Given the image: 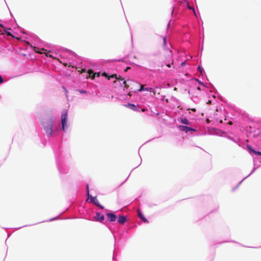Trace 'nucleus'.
Segmentation results:
<instances>
[{
    "label": "nucleus",
    "instance_id": "f257e3e1",
    "mask_svg": "<svg viewBox=\"0 0 261 261\" xmlns=\"http://www.w3.org/2000/svg\"><path fill=\"white\" fill-rule=\"evenodd\" d=\"M12 38L17 43L18 48L23 56L27 54L31 56L34 52L39 56L49 59H54L68 67L71 72L77 70L79 73L86 72L87 75L92 79L93 72L97 67L96 65L88 60H84L73 51L66 49L68 55L61 53L56 47L51 45H44L41 40L36 35L18 37Z\"/></svg>",
    "mask_w": 261,
    "mask_h": 261
},
{
    "label": "nucleus",
    "instance_id": "f03ea898",
    "mask_svg": "<svg viewBox=\"0 0 261 261\" xmlns=\"http://www.w3.org/2000/svg\"><path fill=\"white\" fill-rule=\"evenodd\" d=\"M67 111L64 110L61 117V124L58 122L56 118L53 115L48 116L41 121L43 130L48 137H59V142L53 146L54 151L57 167L60 176L67 174L68 168L63 162L61 154V139L63 136L62 131L66 133L68 128Z\"/></svg>",
    "mask_w": 261,
    "mask_h": 261
},
{
    "label": "nucleus",
    "instance_id": "7ed1b4c3",
    "mask_svg": "<svg viewBox=\"0 0 261 261\" xmlns=\"http://www.w3.org/2000/svg\"><path fill=\"white\" fill-rule=\"evenodd\" d=\"M119 81L121 85H123L124 87V88L126 89H128L129 88L130 85H134L136 84L139 86V88L138 89H133V88L132 87L129 89V93L133 92L134 93H137L138 92H140L142 91H148L150 93H153L154 95L155 94V90L151 88V87H143V85H141L140 83L138 82H136L133 80L127 79L120 77L119 79Z\"/></svg>",
    "mask_w": 261,
    "mask_h": 261
},
{
    "label": "nucleus",
    "instance_id": "20e7f679",
    "mask_svg": "<svg viewBox=\"0 0 261 261\" xmlns=\"http://www.w3.org/2000/svg\"><path fill=\"white\" fill-rule=\"evenodd\" d=\"M7 38L11 40L12 38H16V34L11 28H6L4 25L0 23V39Z\"/></svg>",
    "mask_w": 261,
    "mask_h": 261
},
{
    "label": "nucleus",
    "instance_id": "39448f33",
    "mask_svg": "<svg viewBox=\"0 0 261 261\" xmlns=\"http://www.w3.org/2000/svg\"><path fill=\"white\" fill-rule=\"evenodd\" d=\"M126 232V229H113L112 233L115 239V243L121 239L125 238Z\"/></svg>",
    "mask_w": 261,
    "mask_h": 261
},
{
    "label": "nucleus",
    "instance_id": "423d86ee",
    "mask_svg": "<svg viewBox=\"0 0 261 261\" xmlns=\"http://www.w3.org/2000/svg\"><path fill=\"white\" fill-rule=\"evenodd\" d=\"M117 223L120 225H124L126 223H129V219L124 215H118L117 219Z\"/></svg>",
    "mask_w": 261,
    "mask_h": 261
},
{
    "label": "nucleus",
    "instance_id": "0eeeda50",
    "mask_svg": "<svg viewBox=\"0 0 261 261\" xmlns=\"http://www.w3.org/2000/svg\"><path fill=\"white\" fill-rule=\"evenodd\" d=\"M100 75L105 77L108 80H110L112 77V75L106 72L105 71L95 72H93V76L92 79H94L95 77H99Z\"/></svg>",
    "mask_w": 261,
    "mask_h": 261
},
{
    "label": "nucleus",
    "instance_id": "6e6552de",
    "mask_svg": "<svg viewBox=\"0 0 261 261\" xmlns=\"http://www.w3.org/2000/svg\"><path fill=\"white\" fill-rule=\"evenodd\" d=\"M136 213L137 216L141 223L147 224L149 222L148 219L145 217L141 210L138 209Z\"/></svg>",
    "mask_w": 261,
    "mask_h": 261
},
{
    "label": "nucleus",
    "instance_id": "1a4fd4ad",
    "mask_svg": "<svg viewBox=\"0 0 261 261\" xmlns=\"http://www.w3.org/2000/svg\"><path fill=\"white\" fill-rule=\"evenodd\" d=\"M107 221L110 222H114L117 221V215L114 212H108L106 214Z\"/></svg>",
    "mask_w": 261,
    "mask_h": 261
},
{
    "label": "nucleus",
    "instance_id": "9d476101",
    "mask_svg": "<svg viewBox=\"0 0 261 261\" xmlns=\"http://www.w3.org/2000/svg\"><path fill=\"white\" fill-rule=\"evenodd\" d=\"M178 128L180 131L187 133L189 132H196V129L194 128L189 127L188 126H186L184 125H178L177 126Z\"/></svg>",
    "mask_w": 261,
    "mask_h": 261
},
{
    "label": "nucleus",
    "instance_id": "9b49d317",
    "mask_svg": "<svg viewBox=\"0 0 261 261\" xmlns=\"http://www.w3.org/2000/svg\"><path fill=\"white\" fill-rule=\"evenodd\" d=\"M246 148L248 152L251 155H255L256 156H261V151L256 150L251 145H247Z\"/></svg>",
    "mask_w": 261,
    "mask_h": 261
},
{
    "label": "nucleus",
    "instance_id": "f8f14e48",
    "mask_svg": "<svg viewBox=\"0 0 261 261\" xmlns=\"http://www.w3.org/2000/svg\"><path fill=\"white\" fill-rule=\"evenodd\" d=\"M216 133H217L219 136H222V134L224 135L223 137L227 138L228 139L233 141V142L237 143L236 140L231 136L227 135L225 132H221L219 129H216Z\"/></svg>",
    "mask_w": 261,
    "mask_h": 261
},
{
    "label": "nucleus",
    "instance_id": "ddd939ff",
    "mask_svg": "<svg viewBox=\"0 0 261 261\" xmlns=\"http://www.w3.org/2000/svg\"><path fill=\"white\" fill-rule=\"evenodd\" d=\"M95 220L97 222L103 223L105 221V216L100 212H96L94 217Z\"/></svg>",
    "mask_w": 261,
    "mask_h": 261
},
{
    "label": "nucleus",
    "instance_id": "4468645a",
    "mask_svg": "<svg viewBox=\"0 0 261 261\" xmlns=\"http://www.w3.org/2000/svg\"><path fill=\"white\" fill-rule=\"evenodd\" d=\"M126 106L129 109L136 111V112H140L141 111V108L138 106V105H136L134 103H128Z\"/></svg>",
    "mask_w": 261,
    "mask_h": 261
},
{
    "label": "nucleus",
    "instance_id": "2eb2a0df",
    "mask_svg": "<svg viewBox=\"0 0 261 261\" xmlns=\"http://www.w3.org/2000/svg\"><path fill=\"white\" fill-rule=\"evenodd\" d=\"M87 198L89 202L93 204L94 205H96L99 202L96 196L93 197L91 195H89L87 196Z\"/></svg>",
    "mask_w": 261,
    "mask_h": 261
},
{
    "label": "nucleus",
    "instance_id": "dca6fc26",
    "mask_svg": "<svg viewBox=\"0 0 261 261\" xmlns=\"http://www.w3.org/2000/svg\"><path fill=\"white\" fill-rule=\"evenodd\" d=\"M184 2L185 3V4L186 5L187 7L189 10H192L193 11V13H194L195 15L196 16V17H197L195 9L193 7H192L190 5L189 2L187 0H184Z\"/></svg>",
    "mask_w": 261,
    "mask_h": 261
},
{
    "label": "nucleus",
    "instance_id": "f3484780",
    "mask_svg": "<svg viewBox=\"0 0 261 261\" xmlns=\"http://www.w3.org/2000/svg\"><path fill=\"white\" fill-rule=\"evenodd\" d=\"M180 122L185 125H190L191 124L189 120L186 117H180Z\"/></svg>",
    "mask_w": 261,
    "mask_h": 261
},
{
    "label": "nucleus",
    "instance_id": "a211bd4d",
    "mask_svg": "<svg viewBox=\"0 0 261 261\" xmlns=\"http://www.w3.org/2000/svg\"><path fill=\"white\" fill-rule=\"evenodd\" d=\"M163 48L165 50H168L169 48L167 46V37L166 36H164L163 37Z\"/></svg>",
    "mask_w": 261,
    "mask_h": 261
},
{
    "label": "nucleus",
    "instance_id": "6ab92c4d",
    "mask_svg": "<svg viewBox=\"0 0 261 261\" xmlns=\"http://www.w3.org/2000/svg\"><path fill=\"white\" fill-rule=\"evenodd\" d=\"M197 69L201 75H203V73H205L204 70L201 65H198Z\"/></svg>",
    "mask_w": 261,
    "mask_h": 261
},
{
    "label": "nucleus",
    "instance_id": "aec40b11",
    "mask_svg": "<svg viewBox=\"0 0 261 261\" xmlns=\"http://www.w3.org/2000/svg\"><path fill=\"white\" fill-rule=\"evenodd\" d=\"M195 80L199 84V85H202L203 87H206L205 84L200 80L198 79H195Z\"/></svg>",
    "mask_w": 261,
    "mask_h": 261
},
{
    "label": "nucleus",
    "instance_id": "412c9836",
    "mask_svg": "<svg viewBox=\"0 0 261 261\" xmlns=\"http://www.w3.org/2000/svg\"><path fill=\"white\" fill-rule=\"evenodd\" d=\"M256 169H257V168L254 167L253 170H252V171L250 173V174H249L248 175H247L244 178H243V180H245L247 177H248L249 176H250L256 170Z\"/></svg>",
    "mask_w": 261,
    "mask_h": 261
},
{
    "label": "nucleus",
    "instance_id": "4be33fe9",
    "mask_svg": "<svg viewBox=\"0 0 261 261\" xmlns=\"http://www.w3.org/2000/svg\"><path fill=\"white\" fill-rule=\"evenodd\" d=\"M256 169H257V168L254 167L253 170H252V171L250 173V174H249L248 175H247L244 178H243V180H245L247 177H248L249 176H250L256 170Z\"/></svg>",
    "mask_w": 261,
    "mask_h": 261
},
{
    "label": "nucleus",
    "instance_id": "5701e85b",
    "mask_svg": "<svg viewBox=\"0 0 261 261\" xmlns=\"http://www.w3.org/2000/svg\"><path fill=\"white\" fill-rule=\"evenodd\" d=\"M76 91L80 92L81 94H86L87 93V91L83 89H77L76 90Z\"/></svg>",
    "mask_w": 261,
    "mask_h": 261
},
{
    "label": "nucleus",
    "instance_id": "b1692460",
    "mask_svg": "<svg viewBox=\"0 0 261 261\" xmlns=\"http://www.w3.org/2000/svg\"><path fill=\"white\" fill-rule=\"evenodd\" d=\"M246 131L247 132H255L254 129H253L251 126L246 127Z\"/></svg>",
    "mask_w": 261,
    "mask_h": 261
},
{
    "label": "nucleus",
    "instance_id": "393cba45",
    "mask_svg": "<svg viewBox=\"0 0 261 261\" xmlns=\"http://www.w3.org/2000/svg\"><path fill=\"white\" fill-rule=\"evenodd\" d=\"M95 206L98 207L101 210H103L105 207L101 205L99 202H98Z\"/></svg>",
    "mask_w": 261,
    "mask_h": 261
},
{
    "label": "nucleus",
    "instance_id": "a878e982",
    "mask_svg": "<svg viewBox=\"0 0 261 261\" xmlns=\"http://www.w3.org/2000/svg\"><path fill=\"white\" fill-rule=\"evenodd\" d=\"M86 192H87V196H89V195H90L89 185L88 184L86 185Z\"/></svg>",
    "mask_w": 261,
    "mask_h": 261
},
{
    "label": "nucleus",
    "instance_id": "bb28decb",
    "mask_svg": "<svg viewBox=\"0 0 261 261\" xmlns=\"http://www.w3.org/2000/svg\"><path fill=\"white\" fill-rule=\"evenodd\" d=\"M141 69H142V71L143 73H145L147 75H149L147 71H144L145 70H147V69L146 68H145L144 67H141Z\"/></svg>",
    "mask_w": 261,
    "mask_h": 261
},
{
    "label": "nucleus",
    "instance_id": "cd10ccee",
    "mask_svg": "<svg viewBox=\"0 0 261 261\" xmlns=\"http://www.w3.org/2000/svg\"><path fill=\"white\" fill-rule=\"evenodd\" d=\"M244 180H242L241 181H240L238 185L235 187H234L233 189H232V190H234L235 189H237L238 188V187L241 185V184L243 182Z\"/></svg>",
    "mask_w": 261,
    "mask_h": 261
},
{
    "label": "nucleus",
    "instance_id": "c85d7f7f",
    "mask_svg": "<svg viewBox=\"0 0 261 261\" xmlns=\"http://www.w3.org/2000/svg\"><path fill=\"white\" fill-rule=\"evenodd\" d=\"M244 180H242L241 181H240L238 185L235 187H234L233 189H232V190H234L235 189H237L238 188V187L241 185V184L243 182Z\"/></svg>",
    "mask_w": 261,
    "mask_h": 261
},
{
    "label": "nucleus",
    "instance_id": "c756f323",
    "mask_svg": "<svg viewBox=\"0 0 261 261\" xmlns=\"http://www.w3.org/2000/svg\"><path fill=\"white\" fill-rule=\"evenodd\" d=\"M171 21H172V19H170L169 20V21L168 22V23L167 24V29H166L167 31L169 29Z\"/></svg>",
    "mask_w": 261,
    "mask_h": 261
},
{
    "label": "nucleus",
    "instance_id": "7c9ffc66",
    "mask_svg": "<svg viewBox=\"0 0 261 261\" xmlns=\"http://www.w3.org/2000/svg\"><path fill=\"white\" fill-rule=\"evenodd\" d=\"M123 61V59H115L112 60V62H121Z\"/></svg>",
    "mask_w": 261,
    "mask_h": 261
},
{
    "label": "nucleus",
    "instance_id": "2f4dec72",
    "mask_svg": "<svg viewBox=\"0 0 261 261\" xmlns=\"http://www.w3.org/2000/svg\"><path fill=\"white\" fill-rule=\"evenodd\" d=\"M63 89H64V91L65 92V94L66 95V96H67V93H68L67 90L64 86H63Z\"/></svg>",
    "mask_w": 261,
    "mask_h": 261
},
{
    "label": "nucleus",
    "instance_id": "473e14b6",
    "mask_svg": "<svg viewBox=\"0 0 261 261\" xmlns=\"http://www.w3.org/2000/svg\"><path fill=\"white\" fill-rule=\"evenodd\" d=\"M25 226H20V227H12L11 228H19V229H20V228H22V227H25ZM2 228H9V227H3Z\"/></svg>",
    "mask_w": 261,
    "mask_h": 261
},
{
    "label": "nucleus",
    "instance_id": "72a5a7b5",
    "mask_svg": "<svg viewBox=\"0 0 261 261\" xmlns=\"http://www.w3.org/2000/svg\"><path fill=\"white\" fill-rule=\"evenodd\" d=\"M174 9H175L174 7V6L172 7V11H171V15L172 16H173V15Z\"/></svg>",
    "mask_w": 261,
    "mask_h": 261
},
{
    "label": "nucleus",
    "instance_id": "f704fd0d",
    "mask_svg": "<svg viewBox=\"0 0 261 261\" xmlns=\"http://www.w3.org/2000/svg\"><path fill=\"white\" fill-rule=\"evenodd\" d=\"M3 81H4L3 78V77L0 75V84H1L2 83H3Z\"/></svg>",
    "mask_w": 261,
    "mask_h": 261
},
{
    "label": "nucleus",
    "instance_id": "c9c22d12",
    "mask_svg": "<svg viewBox=\"0 0 261 261\" xmlns=\"http://www.w3.org/2000/svg\"><path fill=\"white\" fill-rule=\"evenodd\" d=\"M57 218H58V217H54V218H51V219H49V220H48V221H53V220H55V219H57Z\"/></svg>",
    "mask_w": 261,
    "mask_h": 261
},
{
    "label": "nucleus",
    "instance_id": "e433bc0d",
    "mask_svg": "<svg viewBox=\"0 0 261 261\" xmlns=\"http://www.w3.org/2000/svg\"><path fill=\"white\" fill-rule=\"evenodd\" d=\"M207 103L209 105H212V100H208V101L207 102Z\"/></svg>",
    "mask_w": 261,
    "mask_h": 261
},
{
    "label": "nucleus",
    "instance_id": "4c0bfd02",
    "mask_svg": "<svg viewBox=\"0 0 261 261\" xmlns=\"http://www.w3.org/2000/svg\"><path fill=\"white\" fill-rule=\"evenodd\" d=\"M185 64H186V62H185V61L182 62L181 63V65L182 66H184V65H185Z\"/></svg>",
    "mask_w": 261,
    "mask_h": 261
},
{
    "label": "nucleus",
    "instance_id": "58836bf2",
    "mask_svg": "<svg viewBox=\"0 0 261 261\" xmlns=\"http://www.w3.org/2000/svg\"><path fill=\"white\" fill-rule=\"evenodd\" d=\"M21 32L23 33V34H27V33L25 32L22 31V30H21Z\"/></svg>",
    "mask_w": 261,
    "mask_h": 261
},
{
    "label": "nucleus",
    "instance_id": "ea45409f",
    "mask_svg": "<svg viewBox=\"0 0 261 261\" xmlns=\"http://www.w3.org/2000/svg\"><path fill=\"white\" fill-rule=\"evenodd\" d=\"M197 89L198 90H201V89H200V88L199 87H198L197 88Z\"/></svg>",
    "mask_w": 261,
    "mask_h": 261
},
{
    "label": "nucleus",
    "instance_id": "a19ab883",
    "mask_svg": "<svg viewBox=\"0 0 261 261\" xmlns=\"http://www.w3.org/2000/svg\"><path fill=\"white\" fill-rule=\"evenodd\" d=\"M216 96L215 95H213V98H214V99H215V98H216Z\"/></svg>",
    "mask_w": 261,
    "mask_h": 261
},
{
    "label": "nucleus",
    "instance_id": "79ce46f5",
    "mask_svg": "<svg viewBox=\"0 0 261 261\" xmlns=\"http://www.w3.org/2000/svg\"><path fill=\"white\" fill-rule=\"evenodd\" d=\"M141 162H142V160L141 159ZM141 163H140V164H141ZM140 164H139L138 166H137V167H136L135 168H137V167H138V166L140 165Z\"/></svg>",
    "mask_w": 261,
    "mask_h": 261
},
{
    "label": "nucleus",
    "instance_id": "37998d69",
    "mask_svg": "<svg viewBox=\"0 0 261 261\" xmlns=\"http://www.w3.org/2000/svg\"><path fill=\"white\" fill-rule=\"evenodd\" d=\"M167 66H168V67H171V66H170V64L168 65H167Z\"/></svg>",
    "mask_w": 261,
    "mask_h": 261
},
{
    "label": "nucleus",
    "instance_id": "c03bdc74",
    "mask_svg": "<svg viewBox=\"0 0 261 261\" xmlns=\"http://www.w3.org/2000/svg\"><path fill=\"white\" fill-rule=\"evenodd\" d=\"M253 164H254V166L255 165V161L254 160V162H253Z\"/></svg>",
    "mask_w": 261,
    "mask_h": 261
},
{
    "label": "nucleus",
    "instance_id": "a18cd8bd",
    "mask_svg": "<svg viewBox=\"0 0 261 261\" xmlns=\"http://www.w3.org/2000/svg\"><path fill=\"white\" fill-rule=\"evenodd\" d=\"M148 71H153V70H151V69H149V70H148Z\"/></svg>",
    "mask_w": 261,
    "mask_h": 261
},
{
    "label": "nucleus",
    "instance_id": "49530a36",
    "mask_svg": "<svg viewBox=\"0 0 261 261\" xmlns=\"http://www.w3.org/2000/svg\"><path fill=\"white\" fill-rule=\"evenodd\" d=\"M219 96L220 98H222V96H221L219 95Z\"/></svg>",
    "mask_w": 261,
    "mask_h": 261
},
{
    "label": "nucleus",
    "instance_id": "de8ad7c7",
    "mask_svg": "<svg viewBox=\"0 0 261 261\" xmlns=\"http://www.w3.org/2000/svg\"><path fill=\"white\" fill-rule=\"evenodd\" d=\"M10 234H8V237H9L10 236Z\"/></svg>",
    "mask_w": 261,
    "mask_h": 261
}]
</instances>
